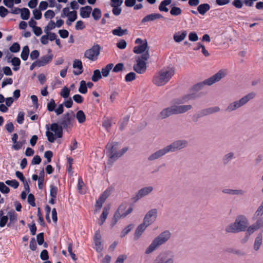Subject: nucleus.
I'll use <instances>...</instances> for the list:
<instances>
[{
	"label": "nucleus",
	"instance_id": "1",
	"mask_svg": "<svg viewBox=\"0 0 263 263\" xmlns=\"http://www.w3.org/2000/svg\"><path fill=\"white\" fill-rule=\"evenodd\" d=\"M75 116L73 111L70 112H66L61 118V121L57 123H53L50 125V130L55 133V136L61 138L63 136V129H65L68 132L73 126L71 121L74 119Z\"/></svg>",
	"mask_w": 263,
	"mask_h": 263
},
{
	"label": "nucleus",
	"instance_id": "2",
	"mask_svg": "<svg viewBox=\"0 0 263 263\" xmlns=\"http://www.w3.org/2000/svg\"><path fill=\"white\" fill-rule=\"evenodd\" d=\"M187 145V142L185 140H178L175 141L170 144L166 146L164 148L160 149L151 154L148 157V160L149 161L155 160L164 156L168 153L174 152L177 151H179L185 147Z\"/></svg>",
	"mask_w": 263,
	"mask_h": 263
},
{
	"label": "nucleus",
	"instance_id": "3",
	"mask_svg": "<svg viewBox=\"0 0 263 263\" xmlns=\"http://www.w3.org/2000/svg\"><path fill=\"white\" fill-rule=\"evenodd\" d=\"M175 74L174 68L172 67L168 70L162 69L154 76L153 82L158 86L164 85Z\"/></svg>",
	"mask_w": 263,
	"mask_h": 263
},
{
	"label": "nucleus",
	"instance_id": "4",
	"mask_svg": "<svg viewBox=\"0 0 263 263\" xmlns=\"http://www.w3.org/2000/svg\"><path fill=\"white\" fill-rule=\"evenodd\" d=\"M171 234L168 230L161 232L155 237L152 243L145 250V254H149L154 251L160 246L165 243L171 237Z\"/></svg>",
	"mask_w": 263,
	"mask_h": 263
},
{
	"label": "nucleus",
	"instance_id": "5",
	"mask_svg": "<svg viewBox=\"0 0 263 263\" xmlns=\"http://www.w3.org/2000/svg\"><path fill=\"white\" fill-rule=\"evenodd\" d=\"M191 108L192 106L190 105L172 106L163 109L158 115V118L161 119H164L172 115L185 112L191 109Z\"/></svg>",
	"mask_w": 263,
	"mask_h": 263
},
{
	"label": "nucleus",
	"instance_id": "6",
	"mask_svg": "<svg viewBox=\"0 0 263 263\" xmlns=\"http://www.w3.org/2000/svg\"><path fill=\"white\" fill-rule=\"evenodd\" d=\"M248 221L246 217L242 215L238 216L235 221L226 228V231L228 233H237L245 231L247 228Z\"/></svg>",
	"mask_w": 263,
	"mask_h": 263
},
{
	"label": "nucleus",
	"instance_id": "7",
	"mask_svg": "<svg viewBox=\"0 0 263 263\" xmlns=\"http://www.w3.org/2000/svg\"><path fill=\"white\" fill-rule=\"evenodd\" d=\"M149 57V54L147 51L140 56L136 57L137 64L134 65V70L139 74L143 73L146 70L147 61Z\"/></svg>",
	"mask_w": 263,
	"mask_h": 263
},
{
	"label": "nucleus",
	"instance_id": "8",
	"mask_svg": "<svg viewBox=\"0 0 263 263\" xmlns=\"http://www.w3.org/2000/svg\"><path fill=\"white\" fill-rule=\"evenodd\" d=\"M255 97V93L253 92L249 93L241 98L240 100L230 103L226 108V110L228 112L234 111L246 104L247 102H248L251 99H253Z\"/></svg>",
	"mask_w": 263,
	"mask_h": 263
},
{
	"label": "nucleus",
	"instance_id": "9",
	"mask_svg": "<svg viewBox=\"0 0 263 263\" xmlns=\"http://www.w3.org/2000/svg\"><path fill=\"white\" fill-rule=\"evenodd\" d=\"M227 74V70L226 69H221L216 73L211 76L209 78L205 80L202 82L198 83V88H200L204 85L211 86L213 84L219 82L221 79L224 78Z\"/></svg>",
	"mask_w": 263,
	"mask_h": 263
},
{
	"label": "nucleus",
	"instance_id": "10",
	"mask_svg": "<svg viewBox=\"0 0 263 263\" xmlns=\"http://www.w3.org/2000/svg\"><path fill=\"white\" fill-rule=\"evenodd\" d=\"M119 145V142H109L106 144L105 149L106 156L108 157V164H111L116 161L115 155L118 152Z\"/></svg>",
	"mask_w": 263,
	"mask_h": 263
},
{
	"label": "nucleus",
	"instance_id": "11",
	"mask_svg": "<svg viewBox=\"0 0 263 263\" xmlns=\"http://www.w3.org/2000/svg\"><path fill=\"white\" fill-rule=\"evenodd\" d=\"M100 46L98 44H95L91 48L85 51L84 57L92 61H95L98 58L100 53Z\"/></svg>",
	"mask_w": 263,
	"mask_h": 263
},
{
	"label": "nucleus",
	"instance_id": "12",
	"mask_svg": "<svg viewBox=\"0 0 263 263\" xmlns=\"http://www.w3.org/2000/svg\"><path fill=\"white\" fill-rule=\"evenodd\" d=\"M157 216V210L156 209H153L145 214L143 222L149 226L156 220Z\"/></svg>",
	"mask_w": 263,
	"mask_h": 263
},
{
	"label": "nucleus",
	"instance_id": "13",
	"mask_svg": "<svg viewBox=\"0 0 263 263\" xmlns=\"http://www.w3.org/2000/svg\"><path fill=\"white\" fill-rule=\"evenodd\" d=\"M133 210L132 206H130L124 213L120 214L118 212H115L110 223V227L112 228L117 223L118 221L121 218H124L129 214Z\"/></svg>",
	"mask_w": 263,
	"mask_h": 263
},
{
	"label": "nucleus",
	"instance_id": "14",
	"mask_svg": "<svg viewBox=\"0 0 263 263\" xmlns=\"http://www.w3.org/2000/svg\"><path fill=\"white\" fill-rule=\"evenodd\" d=\"M261 227H262V219L259 218L254 224L249 227L247 229H246L247 231L246 233V239L245 241L242 242L243 243H244L247 241V240H248L249 237L251 234H252L255 231H256L257 230H258V229H259Z\"/></svg>",
	"mask_w": 263,
	"mask_h": 263
},
{
	"label": "nucleus",
	"instance_id": "15",
	"mask_svg": "<svg viewBox=\"0 0 263 263\" xmlns=\"http://www.w3.org/2000/svg\"><path fill=\"white\" fill-rule=\"evenodd\" d=\"M93 241L96 246V250L98 252L102 251L103 250V245L101 241V235L99 230L95 232Z\"/></svg>",
	"mask_w": 263,
	"mask_h": 263
},
{
	"label": "nucleus",
	"instance_id": "16",
	"mask_svg": "<svg viewBox=\"0 0 263 263\" xmlns=\"http://www.w3.org/2000/svg\"><path fill=\"white\" fill-rule=\"evenodd\" d=\"M153 190L152 186H146L139 190L134 198L135 200H138L145 196L148 195Z\"/></svg>",
	"mask_w": 263,
	"mask_h": 263
},
{
	"label": "nucleus",
	"instance_id": "17",
	"mask_svg": "<svg viewBox=\"0 0 263 263\" xmlns=\"http://www.w3.org/2000/svg\"><path fill=\"white\" fill-rule=\"evenodd\" d=\"M149 47L148 46L147 42L145 40V42L142 45H139L134 47L133 51L136 54H143L146 51L149 53Z\"/></svg>",
	"mask_w": 263,
	"mask_h": 263
},
{
	"label": "nucleus",
	"instance_id": "18",
	"mask_svg": "<svg viewBox=\"0 0 263 263\" xmlns=\"http://www.w3.org/2000/svg\"><path fill=\"white\" fill-rule=\"evenodd\" d=\"M110 195V191H108V190H106L99 197V199L96 201V208L98 210H100L102 206L103 203L105 202L107 198Z\"/></svg>",
	"mask_w": 263,
	"mask_h": 263
},
{
	"label": "nucleus",
	"instance_id": "19",
	"mask_svg": "<svg viewBox=\"0 0 263 263\" xmlns=\"http://www.w3.org/2000/svg\"><path fill=\"white\" fill-rule=\"evenodd\" d=\"M148 226L146 225L144 222H142L137 227L134 236L135 240H138L140 238Z\"/></svg>",
	"mask_w": 263,
	"mask_h": 263
},
{
	"label": "nucleus",
	"instance_id": "20",
	"mask_svg": "<svg viewBox=\"0 0 263 263\" xmlns=\"http://www.w3.org/2000/svg\"><path fill=\"white\" fill-rule=\"evenodd\" d=\"M196 92L185 95L181 99H176L174 100V103L176 104H183L188 101L196 98Z\"/></svg>",
	"mask_w": 263,
	"mask_h": 263
},
{
	"label": "nucleus",
	"instance_id": "21",
	"mask_svg": "<svg viewBox=\"0 0 263 263\" xmlns=\"http://www.w3.org/2000/svg\"><path fill=\"white\" fill-rule=\"evenodd\" d=\"M154 263H174V260L172 258L167 257L165 254L161 253L156 257Z\"/></svg>",
	"mask_w": 263,
	"mask_h": 263
},
{
	"label": "nucleus",
	"instance_id": "22",
	"mask_svg": "<svg viewBox=\"0 0 263 263\" xmlns=\"http://www.w3.org/2000/svg\"><path fill=\"white\" fill-rule=\"evenodd\" d=\"M53 58V55L52 54H46L36 60L39 64V67L44 66L48 64L52 60Z\"/></svg>",
	"mask_w": 263,
	"mask_h": 263
},
{
	"label": "nucleus",
	"instance_id": "23",
	"mask_svg": "<svg viewBox=\"0 0 263 263\" xmlns=\"http://www.w3.org/2000/svg\"><path fill=\"white\" fill-rule=\"evenodd\" d=\"M7 216L9 218V222L7 223V227L11 228L17 221V214L14 210L12 209L8 212Z\"/></svg>",
	"mask_w": 263,
	"mask_h": 263
},
{
	"label": "nucleus",
	"instance_id": "24",
	"mask_svg": "<svg viewBox=\"0 0 263 263\" xmlns=\"http://www.w3.org/2000/svg\"><path fill=\"white\" fill-rule=\"evenodd\" d=\"M159 18L165 19V18L160 13H152L144 17L141 22L142 23H145L146 22L153 21Z\"/></svg>",
	"mask_w": 263,
	"mask_h": 263
},
{
	"label": "nucleus",
	"instance_id": "25",
	"mask_svg": "<svg viewBox=\"0 0 263 263\" xmlns=\"http://www.w3.org/2000/svg\"><path fill=\"white\" fill-rule=\"evenodd\" d=\"M109 210L110 206L109 205L105 206L104 207L102 213L99 219L98 224L99 226H102L105 222L109 214Z\"/></svg>",
	"mask_w": 263,
	"mask_h": 263
},
{
	"label": "nucleus",
	"instance_id": "26",
	"mask_svg": "<svg viewBox=\"0 0 263 263\" xmlns=\"http://www.w3.org/2000/svg\"><path fill=\"white\" fill-rule=\"evenodd\" d=\"M73 68H78L79 69V71H78L75 70L73 71V73L74 75L78 76L81 74L83 71V67L82 61L78 59L74 60L73 63Z\"/></svg>",
	"mask_w": 263,
	"mask_h": 263
},
{
	"label": "nucleus",
	"instance_id": "27",
	"mask_svg": "<svg viewBox=\"0 0 263 263\" xmlns=\"http://www.w3.org/2000/svg\"><path fill=\"white\" fill-rule=\"evenodd\" d=\"M220 110V108L218 106L209 107L208 108H206L203 109L201 111L198 116L200 115V116H206L209 114H212L214 112H218Z\"/></svg>",
	"mask_w": 263,
	"mask_h": 263
},
{
	"label": "nucleus",
	"instance_id": "28",
	"mask_svg": "<svg viewBox=\"0 0 263 263\" xmlns=\"http://www.w3.org/2000/svg\"><path fill=\"white\" fill-rule=\"evenodd\" d=\"M92 8L90 6H86L82 7L80 9V15L82 18H88L89 17Z\"/></svg>",
	"mask_w": 263,
	"mask_h": 263
},
{
	"label": "nucleus",
	"instance_id": "29",
	"mask_svg": "<svg viewBox=\"0 0 263 263\" xmlns=\"http://www.w3.org/2000/svg\"><path fill=\"white\" fill-rule=\"evenodd\" d=\"M262 242V235L261 233H259L257 237L255 238L253 248L254 250L256 251H258Z\"/></svg>",
	"mask_w": 263,
	"mask_h": 263
},
{
	"label": "nucleus",
	"instance_id": "30",
	"mask_svg": "<svg viewBox=\"0 0 263 263\" xmlns=\"http://www.w3.org/2000/svg\"><path fill=\"white\" fill-rule=\"evenodd\" d=\"M114 67L113 63H109L106 65L105 67H103L101 69V74L103 77H107Z\"/></svg>",
	"mask_w": 263,
	"mask_h": 263
},
{
	"label": "nucleus",
	"instance_id": "31",
	"mask_svg": "<svg viewBox=\"0 0 263 263\" xmlns=\"http://www.w3.org/2000/svg\"><path fill=\"white\" fill-rule=\"evenodd\" d=\"M11 63L13 66V70L14 71H16L20 69L21 61L18 58L15 57H13L12 60H11Z\"/></svg>",
	"mask_w": 263,
	"mask_h": 263
},
{
	"label": "nucleus",
	"instance_id": "32",
	"mask_svg": "<svg viewBox=\"0 0 263 263\" xmlns=\"http://www.w3.org/2000/svg\"><path fill=\"white\" fill-rule=\"evenodd\" d=\"M46 127L47 129V130L46 132V136L47 137V139L49 141V142L51 143H53L54 142V141L56 140V138H58L55 136V133L54 134H53V133L49 131V125L47 124L46 125Z\"/></svg>",
	"mask_w": 263,
	"mask_h": 263
},
{
	"label": "nucleus",
	"instance_id": "33",
	"mask_svg": "<svg viewBox=\"0 0 263 263\" xmlns=\"http://www.w3.org/2000/svg\"><path fill=\"white\" fill-rule=\"evenodd\" d=\"M222 192L223 193L230 195H243L245 192L241 190L223 189Z\"/></svg>",
	"mask_w": 263,
	"mask_h": 263
},
{
	"label": "nucleus",
	"instance_id": "34",
	"mask_svg": "<svg viewBox=\"0 0 263 263\" xmlns=\"http://www.w3.org/2000/svg\"><path fill=\"white\" fill-rule=\"evenodd\" d=\"M76 117L80 124L83 123L86 120V116L82 110H79L77 112Z\"/></svg>",
	"mask_w": 263,
	"mask_h": 263
},
{
	"label": "nucleus",
	"instance_id": "35",
	"mask_svg": "<svg viewBox=\"0 0 263 263\" xmlns=\"http://www.w3.org/2000/svg\"><path fill=\"white\" fill-rule=\"evenodd\" d=\"M210 6L208 4H202L198 6V13L204 15L210 9Z\"/></svg>",
	"mask_w": 263,
	"mask_h": 263
},
{
	"label": "nucleus",
	"instance_id": "36",
	"mask_svg": "<svg viewBox=\"0 0 263 263\" xmlns=\"http://www.w3.org/2000/svg\"><path fill=\"white\" fill-rule=\"evenodd\" d=\"M172 2V0H164L162 1L159 6V9L160 11L167 12L168 9L166 7L169 5Z\"/></svg>",
	"mask_w": 263,
	"mask_h": 263
},
{
	"label": "nucleus",
	"instance_id": "37",
	"mask_svg": "<svg viewBox=\"0 0 263 263\" xmlns=\"http://www.w3.org/2000/svg\"><path fill=\"white\" fill-rule=\"evenodd\" d=\"M29 48L27 45L25 46L22 49L21 57L23 61H26L29 54Z\"/></svg>",
	"mask_w": 263,
	"mask_h": 263
},
{
	"label": "nucleus",
	"instance_id": "38",
	"mask_svg": "<svg viewBox=\"0 0 263 263\" xmlns=\"http://www.w3.org/2000/svg\"><path fill=\"white\" fill-rule=\"evenodd\" d=\"M102 77L101 71L99 69H96L93 72L91 80L94 82H97L101 79Z\"/></svg>",
	"mask_w": 263,
	"mask_h": 263
},
{
	"label": "nucleus",
	"instance_id": "39",
	"mask_svg": "<svg viewBox=\"0 0 263 263\" xmlns=\"http://www.w3.org/2000/svg\"><path fill=\"white\" fill-rule=\"evenodd\" d=\"M134 225L132 223L129 224L125 228H124L121 232L120 237L121 238L124 237L127 235L131 230L134 228Z\"/></svg>",
	"mask_w": 263,
	"mask_h": 263
},
{
	"label": "nucleus",
	"instance_id": "40",
	"mask_svg": "<svg viewBox=\"0 0 263 263\" xmlns=\"http://www.w3.org/2000/svg\"><path fill=\"white\" fill-rule=\"evenodd\" d=\"M21 10L20 11L21 18L27 20L29 18L30 14L29 10L26 8H22Z\"/></svg>",
	"mask_w": 263,
	"mask_h": 263
},
{
	"label": "nucleus",
	"instance_id": "41",
	"mask_svg": "<svg viewBox=\"0 0 263 263\" xmlns=\"http://www.w3.org/2000/svg\"><path fill=\"white\" fill-rule=\"evenodd\" d=\"M70 92V89L67 87L66 86H64L60 92L61 96L64 99H66L69 98V95Z\"/></svg>",
	"mask_w": 263,
	"mask_h": 263
},
{
	"label": "nucleus",
	"instance_id": "42",
	"mask_svg": "<svg viewBox=\"0 0 263 263\" xmlns=\"http://www.w3.org/2000/svg\"><path fill=\"white\" fill-rule=\"evenodd\" d=\"M78 90L79 92L82 94H86L87 92L88 89L86 87V82L84 80H82L80 82Z\"/></svg>",
	"mask_w": 263,
	"mask_h": 263
},
{
	"label": "nucleus",
	"instance_id": "43",
	"mask_svg": "<svg viewBox=\"0 0 263 263\" xmlns=\"http://www.w3.org/2000/svg\"><path fill=\"white\" fill-rule=\"evenodd\" d=\"M68 16V18L66 23L68 25H70L71 22H74L77 19V12L76 11H70Z\"/></svg>",
	"mask_w": 263,
	"mask_h": 263
},
{
	"label": "nucleus",
	"instance_id": "44",
	"mask_svg": "<svg viewBox=\"0 0 263 263\" xmlns=\"http://www.w3.org/2000/svg\"><path fill=\"white\" fill-rule=\"evenodd\" d=\"M129 117L130 116L129 115H127L123 118L122 121L119 124V129L120 130L122 131L124 129L125 127L128 123V122L129 120Z\"/></svg>",
	"mask_w": 263,
	"mask_h": 263
},
{
	"label": "nucleus",
	"instance_id": "45",
	"mask_svg": "<svg viewBox=\"0 0 263 263\" xmlns=\"http://www.w3.org/2000/svg\"><path fill=\"white\" fill-rule=\"evenodd\" d=\"M56 104L53 99H51L47 103V109L50 111H54L55 110Z\"/></svg>",
	"mask_w": 263,
	"mask_h": 263
},
{
	"label": "nucleus",
	"instance_id": "46",
	"mask_svg": "<svg viewBox=\"0 0 263 263\" xmlns=\"http://www.w3.org/2000/svg\"><path fill=\"white\" fill-rule=\"evenodd\" d=\"M58 188L54 184L50 185V196L51 197L57 198Z\"/></svg>",
	"mask_w": 263,
	"mask_h": 263
},
{
	"label": "nucleus",
	"instance_id": "47",
	"mask_svg": "<svg viewBox=\"0 0 263 263\" xmlns=\"http://www.w3.org/2000/svg\"><path fill=\"white\" fill-rule=\"evenodd\" d=\"M101 11L99 8H95L92 12V16L95 20H98L101 17Z\"/></svg>",
	"mask_w": 263,
	"mask_h": 263
},
{
	"label": "nucleus",
	"instance_id": "48",
	"mask_svg": "<svg viewBox=\"0 0 263 263\" xmlns=\"http://www.w3.org/2000/svg\"><path fill=\"white\" fill-rule=\"evenodd\" d=\"M21 49L20 44L17 42H15L9 47L10 51L12 53L18 52Z\"/></svg>",
	"mask_w": 263,
	"mask_h": 263
},
{
	"label": "nucleus",
	"instance_id": "49",
	"mask_svg": "<svg viewBox=\"0 0 263 263\" xmlns=\"http://www.w3.org/2000/svg\"><path fill=\"white\" fill-rule=\"evenodd\" d=\"M136 77V73L134 72H130L126 74L125 77V81L130 82L135 80Z\"/></svg>",
	"mask_w": 263,
	"mask_h": 263
},
{
	"label": "nucleus",
	"instance_id": "50",
	"mask_svg": "<svg viewBox=\"0 0 263 263\" xmlns=\"http://www.w3.org/2000/svg\"><path fill=\"white\" fill-rule=\"evenodd\" d=\"M5 183L14 189H17L19 186V182L15 179L7 180L5 181Z\"/></svg>",
	"mask_w": 263,
	"mask_h": 263
},
{
	"label": "nucleus",
	"instance_id": "51",
	"mask_svg": "<svg viewBox=\"0 0 263 263\" xmlns=\"http://www.w3.org/2000/svg\"><path fill=\"white\" fill-rule=\"evenodd\" d=\"M55 27V24L53 21H50L44 29V33H50V31Z\"/></svg>",
	"mask_w": 263,
	"mask_h": 263
},
{
	"label": "nucleus",
	"instance_id": "52",
	"mask_svg": "<svg viewBox=\"0 0 263 263\" xmlns=\"http://www.w3.org/2000/svg\"><path fill=\"white\" fill-rule=\"evenodd\" d=\"M110 6L112 7V13L118 16L120 15L122 11V9L120 8L121 5H110Z\"/></svg>",
	"mask_w": 263,
	"mask_h": 263
},
{
	"label": "nucleus",
	"instance_id": "53",
	"mask_svg": "<svg viewBox=\"0 0 263 263\" xmlns=\"http://www.w3.org/2000/svg\"><path fill=\"white\" fill-rule=\"evenodd\" d=\"M234 153L230 152L225 155L223 158V162L224 164H227L230 162L234 157Z\"/></svg>",
	"mask_w": 263,
	"mask_h": 263
},
{
	"label": "nucleus",
	"instance_id": "54",
	"mask_svg": "<svg viewBox=\"0 0 263 263\" xmlns=\"http://www.w3.org/2000/svg\"><path fill=\"white\" fill-rule=\"evenodd\" d=\"M35 200V197L33 194L30 193L28 194L27 202H28V204H29L30 205H31L33 207H34L36 206Z\"/></svg>",
	"mask_w": 263,
	"mask_h": 263
},
{
	"label": "nucleus",
	"instance_id": "55",
	"mask_svg": "<svg viewBox=\"0 0 263 263\" xmlns=\"http://www.w3.org/2000/svg\"><path fill=\"white\" fill-rule=\"evenodd\" d=\"M112 69L114 72L117 73L122 71L124 69V64L122 63H118Z\"/></svg>",
	"mask_w": 263,
	"mask_h": 263
},
{
	"label": "nucleus",
	"instance_id": "56",
	"mask_svg": "<svg viewBox=\"0 0 263 263\" xmlns=\"http://www.w3.org/2000/svg\"><path fill=\"white\" fill-rule=\"evenodd\" d=\"M0 192L3 194H8L10 189L3 182H0Z\"/></svg>",
	"mask_w": 263,
	"mask_h": 263
},
{
	"label": "nucleus",
	"instance_id": "57",
	"mask_svg": "<svg viewBox=\"0 0 263 263\" xmlns=\"http://www.w3.org/2000/svg\"><path fill=\"white\" fill-rule=\"evenodd\" d=\"M187 34H174V39L176 42L179 43L184 40Z\"/></svg>",
	"mask_w": 263,
	"mask_h": 263
},
{
	"label": "nucleus",
	"instance_id": "58",
	"mask_svg": "<svg viewBox=\"0 0 263 263\" xmlns=\"http://www.w3.org/2000/svg\"><path fill=\"white\" fill-rule=\"evenodd\" d=\"M170 13L172 15L177 16L181 13V10L180 8L177 7H173L172 8Z\"/></svg>",
	"mask_w": 263,
	"mask_h": 263
},
{
	"label": "nucleus",
	"instance_id": "59",
	"mask_svg": "<svg viewBox=\"0 0 263 263\" xmlns=\"http://www.w3.org/2000/svg\"><path fill=\"white\" fill-rule=\"evenodd\" d=\"M37 242L39 245L41 246L44 243V233L41 232L39 233L36 236Z\"/></svg>",
	"mask_w": 263,
	"mask_h": 263
},
{
	"label": "nucleus",
	"instance_id": "60",
	"mask_svg": "<svg viewBox=\"0 0 263 263\" xmlns=\"http://www.w3.org/2000/svg\"><path fill=\"white\" fill-rule=\"evenodd\" d=\"M128 150V147H124L122 148L121 150L118 151L115 156L116 161L119 159L120 157L122 156Z\"/></svg>",
	"mask_w": 263,
	"mask_h": 263
},
{
	"label": "nucleus",
	"instance_id": "61",
	"mask_svg": "<svg viewBox=\"0 0 263 263\" xmlns=\"http://www.w3.org/2000/svg\"><path fill=\"white\" fill-rule=\"evenodd\" d=\"M111 121L108 119H106L103 120L102 123V126L107 130L110 129L111 126Z\"/></svg>",
	"mask_w": 263,
	"mask_h": 263
},
{
	"label": "nucleus",
	"instance_id": "62",
	"mask_svg": "<svg viewBox=\"0 0 263 263\" xmlns=\"http://www.w3.org/2000/svg\"><path fill=\"white\" fill-rule=\"evenodd\" d=\"M263 215V201L261 202L260 205L258 208L257 211L254 214V217H260Z\"/></svg>",
	"mask_w": 263,
	"mask_h": 263
},
{
	"label": "nucleus",
	"instance_id": "63",
	"mask_svg": "<svg viewBox=\"0 0 263 263\" xmlns=\"http://www.w3.org/2000/svg\"><path fill=\"white\" fill-rule=\"evenodd\" d=\"M72 99L74 102L79 104H81L84 101V98L79 94L74 95L72 97Z\"/></svg>",
	"mask_w": 263,
	"mask_h": 263
},
{
	"label": "nucleus",
	"instance_id": "64",
	"mask_svg": "<svg viewBox=\"0 0 263 263\" xmlns=\"http://www.w3.org/2000/svg\"><path fill=\"white\" fill-rule=\"evenodd\" d=\"M73 101L71 98H68L67 99H65V101L63 102V104L67 108H70L73 105Z\"/></svg>",
	"mask_w": 263,
	"mask_h": 263
}]
</instances>
